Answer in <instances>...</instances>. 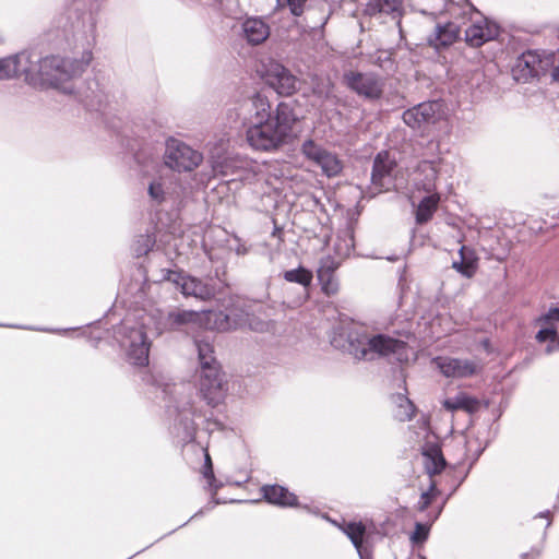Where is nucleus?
Here are the masks:
<instances>
[{
  "label": "nucleus",
  "instance_id": "nucleus-5",
  "mask_svg": "<svg viewBox=\"0 0 559 559\" xmlns=\"http://www.w3.org/2000/svg\"><path fill=\"white\" fill-rule=\"evenodd\" d=\"M202 162V155L186 143L169 139L166 142L165 164L177 171H191Z\"/></svg>",
  "mask_w": 559,
  "mask_h": 559
},
{
  "label": "nucleus",
  "instance_id": "nucleus-25",
  "mask_svg": "<svg viewBox=\"0 0 559 559\" xmlns=\"http://www.w3.org/2000/svg\"><path fill=\"white\" fill-rule=\"evenodd\" d=\"M457 36L459 28L453 23H449L444 26H438L433 38H430L429 41L436 48L445 47L454 43Z\"/></svg>",
  "mask_w": 559,
  "mask_h": 559
},
{
  "label": "nucleus",
  "instance_id": "nucleus-20",
  "mask_svg": "<svg viewBox=\"0 0 559 559\" xmlns=\"http://www.w3.org/2000/svg\"><path fill=\"white\" fill-rule=\"evenodd\" d=\"M343 532L352 540L353 545L358 551L360 559H371L367 548L364 547V536L366 527L361 522H349L342 526Z\"/></svg>",
  "mask_w": 559,
  "mask_h": 559
},
{
  "label": "nucleus",
  "instance_id": "nucleus-10",
  "mask_svg": "<svg viewBox=\"0 0 559 559\" xmlns=\"http://www.w3.org/2000/svg\"><path fill=\"white\" fill-rule=\"evenodd\" d=\"M302 154L318 166L328 177H334L342 170V162L337 156L317 144L312 140H306L301 145Z\"/></svg>",
  "mask_w": 559,
  "mask_h": 559
},
{
  "label": "nucleus",
  "instance_id": "nucleus-46",
  "mask_svg": "<svg viewBox=\"0 0 559 559\" xmlns=\"http://www.w3.org/2000/svg\"><path fill=\"white\" fill-rule=\"evenodd\" d=\"M240 251H243V248L238 249L237 253H240Z\"/></svg>",
  "mask_w": 559,
  "mask_h": 559
},
{
  "label": "nucleus",
  "instance_id": "nucleus-34",
  "mask_svg": "<svg viewBox=\"0 0 559 559\" xmlns=\"http://www.w3.org/2000/svg\"><path fill=\"white\" fill-rule=\"evenodd\" d=\"M559 323V306L550 308L545 314L540 316L537 319V324L539 325H552Z\"/></svg>",
  "mask_w": 559,
  "mask_h": 559
},
{
  "label": "nucleus",
  "instance_id": "nucleus-41",
  "mask_svg": "<svg viewBox=\"0 0 559 559\" xmlns=\"http://www.w3.org/2000/svg\"><path fill=\"white\" fill-rule=\"evenodd\" d=\"M557 348H559V347H558V343H557V344H554V342H551L550 344H548V345L546 346V348H545V353H546L547 355H550V354H552Z\"/></svg>",
  "mask_w": 559,
  "mask_h": 559
},
{
  "label": "nucleus",
  "instance_id": "nucleus-33",
  "mask_svg": "<svg viewBox=\"0 0 559 559\" xmlns=\"http://www.w3.org/2000/svg\"><path fill=\"white\" fill-rule=\"evenodd\" d=\"M540 330L537 332L536 334V340L540 343L543 342H546V341H550V342H555L556 340H558V332H557V329L556 326H552V325H540Z\"/></svg>",
  "mask_w": 559,
  "mask_h": 559
},
{
  "label": "nucleus",
  "instance_id": "nucleus-7",
  "mask_svg": "<svg viewBox=\"0 0 559 559\" xmlns=\"http://www.w3.org/2000/svg\"><path fill=\"white\" fill-rule=\"evenodd\" d=\"M432 362L447 378H469L483 370L481 362L476 359L443 356L435 358Z\"/></svg>",
  "mask_w": 559,
  "mask_h": 559
},
{
  "label": "nucleus",
  "instance_id": "nucleus-30",
  "mask_svg": "<svg viewBox=\"0 0 559 559\" xmlns=\"http://www.w3.org/2000/svg\"><path fill=\"white\" fill-rule=\"evenodd\" d=\"M284 278L290 283H298L304 287H308L312 282V273L305 267L289 270L284 273Z\"/></svg>",
  "mask_w": 559,
  "mask_h": 559
},
{
  "label": "nucleus",
  "instance_id": "nucleus-43",
  "mask_svg": "<svg viewBox=\"0 0 559 559\" xmlns=\"http://www.w3.org/2000/svg\"><path fill=\"white\" fill-rule=\"evenodd\" d=\"M481 345L484 346V348L487 352H490V344H489V341L487 338L481 342Z\"/></svg>",
  "mask_w": 559,
  "mask_h": 559
},
{
  "label": "nucleus",
  "instance_id": "nucleus-27",
  "mask_svg": "<svg viewBox=\"0 0 559 559\" xmlns=\"http://www.w3.org/2000/svg\"><path fill=\"white\" fill-rule=\"evenodd\" d=\"M393 403L395 404L393 414L397 420L406 421L412 419L415 414V406L404 394L395 395Z\"/></svg>",
  "mask_w": 559,
  "mask_h": 559
},
{
  "label": "nucleus",
  "instance_id": "nucleus-11",
  "mask_svg": "<svg viewBox=\"0 0 559 559\" xmlns=\"http://www.w3.org/2000/svg\"><path fill=\"white\" fill-rule=\"evenodd\" d=\"M469 20L472 24L465 29V39L471 46L479 47L498 35V26L473 8Z\"/></svg>",
  "mask_w": 559,
  "mask_h": 559
},
{
  "label": "nucleus",
  "instance_id": "nucleus-32",
  "mask_svg": "<svg viewBox=\"0 0 559 559\" xmlns=\"http://www.w3.org/2000/svg\"><path fill=\"white\" fill-rule=\"evenodd\" d=\"M333 84L329 78L320 79L313 86V93L321 98H328L332 95Z\"/></svg>",
  "mask_w": 559,
  "mask_h": 559
},
{
  "label": "nucleus",
  "instance_id": "nucleus-21",
  "mask_svg": "<svg viewBox=\"0 0 559 559\" xmlns=\"http://www.w3.org/2000/svg\"><path fill=\"white\" fill-rule=\"evenodd\" d=\"M440 202V194L438 192L428 193L418 203L415 211V219L417 224H425L429 222L438 209Z\"/></svg>",
  "mask_w": 559,
  "mask_h": 559
},
{
  "label": "nucleus",
  "instance_id": "nucleus-23",
  "mask_svg": "<svg viewBox=\"0 0 559 559\" xmlns=\"http://www.w3.org/2000/svg\"><path fill=\"white\" fill-rule=\"evenodd\" d=\"M443 407L450 412L463 409L473 413L478 408V401L465 393H459L454 397L444 400Z\"/></svg>",
  "mask_w": 559,
  "mask_h": 559
},
{
  "label": "nucleus",
  "instance_id": "nucleus-26",
  "mask_svg": "<svg viewBox=\"0 0 559 559\" xmlns=\"http://www.w3.org/2000/svg\"><path fill=\"white\" fill-rule=\"evenodd\" d=\"M401 3L397 0H369L365 12L369 15L377 13L394 14L399 13Z\"/></svg>",
  "mask_w": 559,
  "mask_h": 559
},
{
  "label": "nucleus",
  "instance_id": "nucleus-29",
  "mask_svg": "<svg viewBox=\"0 0 559 559\" xmlns=\"http://www.w3.org/2000/svg\"><path fill=\"white\" fill-rule=\"evenodd\" d=\"M424 464L429 475L439 474L445 465L444 459L437 449L424 453Z\"/></svg>",
  "mask_w": 559,
  "mask_h": 559
},
{
  "label": "nucleus",
  "instance_id": "nucleus-18",
  "mask_svg": "<svg viewBox=\"0 0 559 559\" xmlns=\"http://www.w3.org/2000/svg\"><path fill=\"white\" fill-rule=\"evenodd\" d=\"M262 492L270 503L281 507L297 506V497L285 487L278 485L264 486Z\"/></svg>",
  "mask_w": 559,
  "mask_h": 559
},
{
  "label": "nucleus",
  "instance_id": "nucleus-39",
  "mask_svg": "<svg viewBox=\"0 0 559 559\" xmlns=\"http://www.w3.org/2000/svg\"><path fill=\"white\" fill-rule=\"evenodd\" d=\"M238 164H243L241 160H226L224 165L214 166V169L224 176L236 174V169L239 168Z\"/></svg>",
  "mask_w": 559,
  "mask_h": 559
},
{
  "label": "nucleus",
  "instance_id": "nucleus-40",
  "mask_svg": "<svg viewBox=\"0 0 559 559\" xmlns=\"http://www.w3.org/2000/svg\"><path fill=\"white\" fill-rule=\"evenodd\" d=\"M204 476L207 479H212L214 477L213 476L211 457H210V455L207 453L205 454Z\"/></svg>",
  "mask_w": 559,
  "mask_h": 559
},
{
  "label": "nucleus",
  "instance_id": "nucleus-1",
  "mask_svg": "<svg viewBox=\"0 0 559 559\" xmlns=\"http://www.w3.org/2000/svg\"><path fill=\"white\" fill-rule=\"evenodd\" d=\"M297 120L289 104L280 103L273 111L269 99L255 94L249 102L246 141L254 151L275 152L288 143Z\"/></svg>",
  "mask_w": 559,
  "mask_h": 559
},
{
  "label": "nucleus",
  "instance_id": "nucleus-45",
  "mask_svg": "<svg viewBox=\"0 0 559 559\" xmlns=\"http://www.w3.org/2000/svg\"><path fill=\"white\" fill-rule=\"evenodd\" d=\"M240 251H243V248L238 249L237 253H240Z\"/></svg>",
  "mask_w": 559,
  "mask_h": 559
},
{
  "label": "nucleus",
  "instance_id": "nucleus-42",
  "mask_svg": "<svg viewBox=\"0 0 559 559\" xmlns=\"http://www.w3.org/2000/svg\"><path fill=\"white\" fill-rule=\"evenodd\" d=\"M552 78L555 81L559 82V66L554 70Z\"/></svg>",
  "mask_w": 559,
  "mask_h": 559
},
{
  "label": "nucleus",
  "instance_id": "nucleus-9",
  "mask_svg": "<svg viewBox=\"0 0 559 559\" xmlns=\"http://www.w3.org/2000/svg\"><path fill=\"white\" fill-rule=\"evenodd\" d=\"M121 346L126 349L127 358L130 364L135 366H145L148 362L150 343L145 332L141 329L126 330Z\"/></svg>",
  "mask_w": 559,
  "mask_h": 559
},
{
  "label": "nucleus",
  "instance_id": "nucleus-35",
  "mask_svg": "<svg viewBox=\"0 0 559 559\" xmlns=\"http://www.w3.org/2000/svg\"><path fill=\"white\" fill-rule=\"evenodd\" d=\"M536 63H537L536 56L532 52H526V53H523L522 57L520 58L518 67L525 66L528 69V71H527L528 75H536L537 74Z\"/></svg>",
  "mask_w": 559,
  "mask_h": 559
},
{
  "label": "nucleus",
  "instance_id": "nucleus-12",
  "mask_svg": "<svg viewBox=\"0 0 559 559\" xmlns=\"http://www.w3.org/2000/svg\"><path fill=\"white\" fill-rule=\"evenodd\" d=\"M200 392L209 405L221 404L226 395L221 373L217 368L202 370L200 378Z\"/></svg>",
  "mask_w": 559,
  "mask_h": 559
},
{
  "label": "nucleus",
  "instance_id": "nucleus-16",
  "mask_svg": "<svg viewBox=\"0 0 559 559\" xmlns=\"http://www.w3.org/2000/svg\"><path fill=\"white\" fill-rule=\"evenodd\" d=\"M460 260L452 263V267L463 276L471 278L478 269V257L475 250L467 246H462L459 251Z\"/></svg>",
  "mask_w": 559,
  "mask_h": 559
},
{
  "label": "nucleus",
  "instance_id": "nucleus-8",
  "mask_svg": "<svg viewBox=\"0 0 559 559\" xmlns=\"http://www.w3.org/2000/svg\"><path fill=\"white\" fill-rule=\"evenodd\" d=\"M343 81L348 88L367 99H378L383 92V81L372 73L348 71Z\"/></svg>",
  "mask_w": 559,
  "mask_h": 559
},
{
  "label": "nucleus",
  "instance_id": "nucleus-28",
  "mask_svg": "<svg viewBox=\"0 0 559 559\" xmlns=\"http://www.w3.org/2000/svg\"><path fill=\"white\" fill-rule=\"evenodd\" d=\"M195 345L199 353V360L202 370L210 368H217L215 358L213 357V346L207 342L195 340Z\"/></svg>",
  "mask_w": 559,
  "mask_h": 559
},
{
  "label": "nucleus",
  "instance_id": "nucleus-22",
  "mask_svg": "<svg viewBox=\"0 0 559 559\" xmlns=\"http://www.w3.org/2000/svg\"><path fill=\"white\" fill-rule=\"evenodd\" d=\"M28 61L26 53H20L0 60V80H8L20 75L22 64Z\"/></svg>",
  "mask_w": 559,
  "mask_h": 559
},
{
  "label": "nucleus",
  "instance_id": "nucleus-24",
  "mask_svg": "<svg viewBox=\"0 0 559 559\" xmlns=\"http://www.w3.org/2000/svg\"><path fill=\"white\" fill-rule=\"evenodd\" d=\"M334 265L332 261L326 260L318 270V277L321 282L322 289L326 295H334L338 290V282L334 277Z\"/></svg>",
  "mask_w": 559,
  "mask_h": 559
},
{
  "label": "nucleus",
  "instance_id": "nucleus-3",
  "mask_svg": "<svg viewBox=\"0 0 559 559\" xmlns=\"http://www.w3.org/2000/svg\"><path fill=\"white\" fill-rule=\"evenodd\" d=\"M347 350L356 359L372 360L382 356H393L397 361L408 359L405 342L383 334L369 336L366 333L350 332Z\"/></svg>",
  "mask_w": 559,
  "mask_h": 559
},
{
  "label": "nucleus",
  "instance_id": "nucleus-15",
  "mask_svg": "<svg viewBox=\"0 0 559 559\" xmlns=\"http://www.w3.org/2000/svg\"><path fill=\"white\" fill-rule=\"evenodd\" d=\"M174 282L185 296H193L195 298L206 300L212 298L215 293L212 286L191 276L177 275V278L174 280Z\"/></svg>",
  "mask_w": 559,
  "mask_h": 559
},
{
  "label": "nucleus",
  "instance_id": "nucleus-36",
  "mask_svg": "<svg viewBox=\"0 0 559 559\" xmlns=\"http://www.w3.org/2000/svg\"><path fill=\"white\" fill-rule=\"evenodd\" d=\"M437 493L438 490L436 488V485L431 483L429 490L421 493L420 500L418 502V509L420 511H425L430 506L432 500L436 498Z\"/></svg>",
  "mask_w": 559,
  "mask_h": 559
},
{
  "label": "nucleus",
  "instance_id": "nucleus-13",
  "mask_svg": "<svg viewBox=\"0 0 559 559\" xmlns=\"http://www.w3.org/2000/svg\"><path fill=\"white\" fill-rule=\"evenodd\" d=\"M442 105L439 102L421 103L403 114L404 122L413 129L436 122L441 116Z\"/></svg>",
  "mask_w": 559,
  "mask_h": 559
},
{
  "label": "nucleus",
  "instance_id": "nucleus-4",
  "mask_svg": "<svg viewBox=\"0 0 559 559\" xmlns=\"http://www.w3.org/2000/svg\"><path fill=\"white\" fill-rule=\"evenodd\" d=\"M173 324H192L206 330L230 331L249 325L251 329L257 330L249 320V316L235 319L222 311H180L169 316Z\"/></svg>",
  "mask_w": 559,
  "mask_h": 559
},
{
  "label": "nucleus",
  "instance_id": "nucleus-38",
  "mask_svg": "<svg viewBox=\"0 0 559 559\" xmlns=\"http://www.w3.org/2000/svg\"><path fill=\"white\" fill-rule=\"evenodd\" d=\"M430 526L423 523H417L415 526V531L412 534V540L416 544H420L425 542L428 537Z\"/></svg>",
  "mask_w": 559,
  "mask_h": 559
},
{
  "label": "nucleus",
  "instance_id": "nucleus-19",
  "mask_svg": "<svg viewBox=\"0 0 559 559\" xmlns=\"http://www.w3.org/2000/svg\"><path fill=\"white\" fill-rule=\"evenodd\" d=\"M418 176L423 178L416 179V185L427 193L436 192V181L438 170L435 162L424 160L417 167Z\"/></svg>",
  "mask_w": 559,
  "mask_h": 559
},
{
  "label": "nucleus",
  "instance_id": "nucleus-44",
  "mask_svg": "<svg viewBox=\"0 0 559 559\" xmlns=\"http://www.w3.org/2000/svg\"><path fill=\"white\" fill-rule=\"evenodd\" d=\"M238 178H239L240 180L248 179V178H249V175H247V176L239 175V177H238Z\"/></svg>",
  "mask_w": 559,
  "mask_h": 559
},
{
  "label": "nucleus",
  "instance_id": "nucleus-6",
  "mask_svg": "<svg viewBox=\"0 0 559 559\" xmlns=\"http://www.w3.org/2000/svg\"><path fill=\"white\" fill-rule=\"evenodd\" d=\"M260 73L265 83L282 96H290L297 91L296 76L275 60L263 63Z\"/></svg>",
  "mask_w": 559,
  "mask_h": 559
},
{
  "label": "nucleus",
  "instance_id": "nucleus-14",
  "mask_svg": "<svg viewBox=\"0 0 559 559\" xmlns=\"http://www.w3.org/2000/svg\"><path fill=\"white\" fill-rule=\"evenodd\" d=\"M396 167V162L391 157L390 153L382 151L377 154L373 160L371 181L372 185L378 187L380 190L389 188L392 171Z\"/></svg>",
  "mask_w": 559,
  "mask_h": 559
},
{
  "label": "nucleus",
  "instance_id": "nucleus-2",
  "mask_svg": "<svg viewBox=\"0 0 559 559\" xmlns=\"http://www.w3.org/2000/svg\"><path fill=\"white\" fill-rule=\"evenodd\" d=\"M26 57L28 61L22 64L20 75L23 74L25 80L34 86L55 87L67 94L72 93V85L69 84V81L80 74L84 67L92 61L90 50L83 53L81 61L53 56L33 61L28 55Z\"/></svg>",
  "mask_w": 559,
  "mask_h": 559
},
{
  "label": "nucleus",
  "instance_id": "nucleus-37",
  "mask_svg": "<svg viewBox=\"0 0 559 559\" xmlns=\"http://www.w3.org/2000/svg\"><path fill=\"white\" fill-rule=\"evenodd\" d=\"M307 0H277V5L288 7L294 15L299 16Z\"/></svg>",
  "mask_w": 559,
  "mask_h": 559
},
{
  "label": "nucleus",
  "instance_id": "nucleus-17",
  "mask_svg": "<svg viewBox=\"0 0 559 559\" xmlns=\"http://www.w3.org/2000/svg\"><path fill=\"white\" fill-rule=\"evenodd\" d=\"M242 32L248 43L259 45L269 37L270 27L260 17H249L242 23Z\"/></svg>",
  "mask_w": 559,
  "mask_h": 559
},
{
  "label": "nucleus",
  "instance_id": "nucleus-31",
  "mask_svg": "<svg viewBox=\"0 0 559 559\" xmlns=\"http://www.w3.org/2000/svg\"><path fill=\"white\" fill-rule=\"evenodd\" d=\"M148 195L152 200L160 203L165 199V183L162 179L154 180L148 186Z\"/></svg>",
  "mask_w": 559,
  "mask_h": 559
}]
</instances>
